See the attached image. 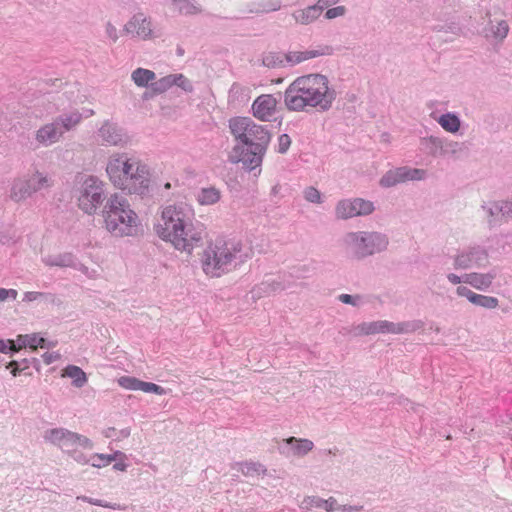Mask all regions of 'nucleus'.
<instances>
[{
    "label": "nucleus",
    "mask_w": 512,
    "mask_h": 512,
    "mask_svg": "<svg viewBox=\"0 0 512 512\" xmlns=\"http://www.w3.org/2000/svg\"><path fill=\"white\" fill-rule=\"evenodd\" d=\"M346 8L345 6H336V7H329L327 11L325 12V19L332 20L337 17H342L346 14Z\"/></svg>",
    "instance_id": "obj_50"
},
{
    "label": "nucleus",
    "mask_w": 512,
    "mask_h": 512,
    "mask_svg": "<svg viewBox=\"0 0 512 512\" xmlns=\"http://www.w3.org/2000/svg\"><path fill=\"white\" fill-rule=\"evenodd\" d=\"M82 121V114L70 111L55 117L50 123L41 126L35 134L36 141L47 147L57 143L66 132L75 129Z\"/></svg>",
    "instance_id": "obj_9"
},
{
    "label": "nucleus",
    "mask_w": 512,
    "mask_h": 512,
    "mask_svg": "<svg viewBox=\"0 0 512 512\" xmlns=\"http://www.w3.org/2000/svg\"><path fill=\"white\" fill-rule=\"evenodd\" d=\"M444 140L436 136H426L420 138L421 150L432 157L443 156Z\"/></svg>",
    "instance_id": "obj_22"
},
{
    "label": "nucleus",
    "mask_w": 512,
    "mask_h": 512,
    "mask_svg": "<svg viewBox=\"0 0 512 512\" xmlns=\"http://www.w3.org/2000/svg\"><path fill=\"white\" fill-rule=\"evenodd\" d=\"M284 290V285L282 282L274 280V279H266L262 281L253 292L261 297L263 295H270L279 291Z\"/></svg>",
    "instance_id": "obj_30"
},
{
    "label": "nucleus",
    "mask_w": 512,
    "mask_h": 512,
    "mask_svg": "<svg viewBox=\"0 0 512 512\" xmlns=\"http://www.w3.org/2000/svg\"><path fill=\"white\" fill-rule=\"evenodd\" d=\"M423 327L420 320L394 323L387 320L363 322L354 327L356 336H367L378 333L404 334L412 333Z\"/></svg>",
    "instance_id": "obj_10"
},
{
    "label": "nucleus",
    "mask_w": 512,
    "mask_h": 512,
    "mask_svg": "<svg viewBox=\"0 0 512 512\" xmlns=\"http://www.w3.org/2000/svg\"><path fill=\"white\" fill-rule=\"evenodd\" d=\"M435 37L443 43H452L463 34L459 23L455 20L437 21L431 27Z\"/></svg>",
    "instance_id": "obj_17"
},
{
    "label": "nucleus",
    "mask_w": 512,
    "mask_h": 512,
    "mask_svg": "<svg viewBox=\"0 0 512 512\" xmlns=\"http://www.w3.org/2000/svg\"><path fill=\"white\" fill-rule=\"evenodd\" d=\"M157 235L170 242L177 250L188 254L203 244L205 232L188 223L182 210L175 206L163 209L161 220L155 225Z\"/></svg>",
    "instance_id": "obj_4"
},
{
    "label": "nucleus",
    "mask_w": 512,
    "mask_h": 512,
    "mask_svg": "<svg viewBox=\"0 0 512 512\" xmlns=\"http://www.w3.org/2000/svg\"><path fill=\"white\" fill-rule=\"evenodd\" d=\"M252 255V248L245 246L241 241L217 240L209 244L203 251L202 269L207 276L220 277L230 270L234 261L243 263Z\"/></svg>",
    "instance_id": "obj_5"
},
{
    "label": "nucleus",
    "mask_w": 512,
    "mask_h": 512,
    "mask_svg": "<svg viewBox=\"0 0 512 512\" xmlns=\"http://www.w3.org/2000/svg\"><path fill=\"white\" fill-rule=\"evenodd\" d=\"M174 78H175L174 85L180 87L185 92H192L193 91L192 83L183 74H174Z\"/></svg>",
    "instance_id": "obj_48"
},
{
    "label": "nucleus",
    "mask_w": 512,
    "mask_h": 512,
    "mask_svg": "<svg viewBox=\"0 0 512 512\" xmlns=\"http://www.w3.org/2000/svg\"><path fill=\"white\" fill-rule=\"evenodd\" d=\"M509 29V24L505 19H495V21L485 24L481 33L488 41L502 43L508 36Z\"/></svg>",
    "instance_id": "obj_18"
},
{
    "label": "nucleus",
    "mask_w": 512,
    "mask_h": 512,
    "mask_svg": "<svg viewBox=\"0 0 512 512\" xmlns=\"http://www.w3.org/2000/svg\"><path fill=\"white\" fill-rule=\"evenodd\" d=\"M489 264V252L481 245H471L459 251L453 260L456 270H469L484 268Z\"/></svg>",
    "instance_id": "obj_12"
},
{
    "label": "nucleus",
    "mask_w": 512,
    "mask_h": 512,
    "mask_svg": "<svg viewBox=\"0 0 512 512\" xmlns=\"http://www.w3.org/2000/svg\"><path fill=\"white\" fill-rule=\"evenodd\" d=\"M338 507H340L339 510H342L345 512H360L361 510H363L362 505H339L338 504Z\"/></svg>",
    "instance_id": "obj_63"
},
{
    "label": "nucleus",
    "mask_w": 512,
    "mask_h": 512,
    "mask_svg": "<svg viewBox=\"0 0 512 512\" xmlns=\"http://www.w3.org/2000/svg\"><path fill=\"white\" fill-rule=\"evenodd\" d=\"M106 173L114 187L122 191L140 196L149 193L150 168L139 158L127 153H113L108 158Z\"/></svg>",
    "instance_id": "obj_3"
},
{
    "label": "nucleus",
    "mask_w": 512,
    "mask_h": 512,
    "mask_svg": "<svg viewBox=\"0 0 512 512\" xmlns=\"http://www.w3.org/2000/svg\"><path fill=\"white\" fill-rule=\"evenodd\" d=\"M228 127L237 142L228 154V161L242 163L249 171L259 167L271 140L267 126L259 125L249 117H233Z\"/></svg>",
    "instance_id": "obj_1"
},
{
    "label": "nucleus",
    "mask_w": 512,
    "mask_h": 512,
    "mask_svg": "<svg viewBox=\"0 0 512 512\" xmlns=\"http://www.w3.org/2000/svg\"><path fill=\"white\" fill-rule=\"evenodd\" d=\"M105 34L112 43H116L120 37L117 27L110 21L105 24Z\"/></svg>",
    "instance_id": "obj_51"
},
{
    "label": "nucleus",
    "mask_w": 512,
    "mask_h": 512,
    "mask_svg": "<svg viewBox=\"0 0 512 512\" xmlns=\"http://www.w3.org/2000/svg\"><path fill=\"white\" fill-rule=\"evenodd\" d=\"M29 186L33 193H36L42 189H48L53 185L52 179L44 173L36 171L29 178H27Z\"/></svg>",
    "instance_id": "obj_28"
},
{
    "label": "nucleus",
    "mask_w": 512,
    "mask_h": 512,
    "mask_svg": "<svg viewBox=\"0 0 512 512\" xmlns=\"http://www.w3.org/2000/svg\"><path fill=\"white\" fill-rule=\"evenodd\" d=\"M332 53V49L329 46H325L321 50H307L304 51L305 60H309L312 58H316L323 55H330Z\"/></svg>",
    "instance_id": "obj_54"
},
{
    "label": "nucleus",
    "mask_w": 512,
    "mask_h": 512,
    "mask_svg": "<svg viewBox=\"0 0 512 512\" xmlns=\"http://www.w3.org/2000/svg\"><path fill=\"white\" fill-rule=\"evenodd\" d=\"M304 198L311 203H320L321 195L320 192L314 187H308L304 191Z\"/></svg>",
    "instance_id": "obj_53"
},
{
    "label": "nucleus",
    "mask_w": 512,
    "mask_h": 512,
    "mask_svg": "<svg viewBox=\"0 0 512 512\" xmlns=\"http://www.w3.org/2000/svg\"><path fill=\"white\" fill-rule=\"evenodd\" d=\"M342 246L352 260L362 261L385 252L389 246V237L376 230L351 231L342 237Z\"/></svg>",
    "instance_id": "obj_6"
},
{
    "label": "nucleus",
    "mask_w": 512,
    "mask_h": 512,
    "mask_svg": "<svg viewBox=\"0 0 512 512\" xmlns=\"http://www.w3.org/2000/svg\"><path fill=\"white\" fill-rule=\"evenodd\" d=\"M102 215L107 230L114 236L122 237L133 234L138 217L130 209V205L124 196L118 193L110 195L103 207Z\"/></svg>",
    "instance_id": "obj_7"
},
{
    "label": "nucleus",
    "mask_w": 512,
    "mask_h": 512,
    "mask_svg": "<svg viewBox=\"0 0 512 512\" xmlns=\"http://www.w3.org/2000/svg\"><path fill=\"white\" fill-rule=\"evenodd\" d=\"M98 136L105 145L124 147L129 142L125 131L117 124L106 121L98 130Z\"/></svg>",
    "instance_id": "obj_15"
},
{
    "label": "nucleus",
    "mask_w": 512,
    "mask_h": 512,
    "mask_svg": "<svg viewBox=\"0 0 512 512\" xmlns=\"http://www.w3.org/2000/svg\"><path fill=\"white\" fill-rule=\"evenodd\" d=\"M464 143L458 141H444L443 142V156L450 155L457 157L465 151Z\"/></svg>",
    "instance_id": "obj_41"
},
{
    "label": "nucleus",
    "mask_w": 512,
    "mask_h": 512,
    "mask_svg": "<svg viewBox=\"0 0 512 512\" xmlns=\"http://www.w3.org/2000/svg\"><path fill=\"white\" fill-rule=\"evenodd\" d=\"M262 64L267 68L286 67L285 54L281 52H267L262 56Z\"/></svg>",
    "instance_id": "obj_36"
},
{
    "label": "nucleus",
    "mask_w": 512,
    "mask_h": 512,
    "mask_svg": "<svg viewBox=\"0 0 512 512\" xmlns=\"http://www.w3.org/2000/svg\"><path fill=\"white\" fill-rule=\"evenodd\" d=\"M496 278L494 270L488 273H467L465 274V284L471 285L477 290H487Z\"/></svg>",
    "instance_id": "obj_21"
},
{
    "label": "nucleus",
    "mask_w": 512,
    "mask_h": 512,
    "mask_svg": "<svg viewBox=\"0 0 512 512\" xmlns=\"http://www.w3.org/2000/svg\"><path fill=\"white\" fill-rule=\"evenodd\" d=\"M155 79V72L149 69L137 68L131 73V80L137 87H148Z\"/></svg>",
    "instance_id": "obj_27"
},
{
    "label": "nucleus",
    "mask_w": 512,
    "mask_h": 512,
    "mask_svg": "<svg viewBox=\"0 0 512 512\" xmlns=\"http://www.w3.org/2000/svg\"><path fill=\"white\" fill-rule=\"evenodd\" d=\"M181 15L192 16L202 13L203 9L196 0H170Z\"/></svg>",
    "instance_id": "obj_26"
},
{
    "label": "nucleus",
    "mask_w": 512,
    "mask_h": 512,
    "mask_svg": "<svg viewBox=\"0 0 512 512\" xmlns=\"http://www.w3.org/2000/svg\"><path fill=\"white\" fill-rule=\"evenodd\" d=\"M221 193L215 187L203 188L198 195V201L202 205H212L220 200Z\"/></svg>",
    "instance_id": "obj_37"
},
{
    "label": "nucleus",
    "mask_w": 512,
    "mask_h": 512,
    "mask_svg": "<svg viewBox=\"0 0 512 512\" xmlns=\"http://www.w3.org/2000/svg\"><path fill=\"white\" fill-rule=\"evenodd\" d=\"M471 303L486 309H495L499 305V300L493 296L474 293Z\"/></svg>",
    "instance_id": "obj_38"
},
{
    "label": "nucleus",
    "mask_w": 512,
    "mask_h": 512,
    "mask_svg": "<svg viewBox=\"0 0 512 512\" xmlns=\"http://www.w3.org/2000/svg\"><path fill=\"white\" fill-rule=\"evenodd\" d=\"M306 61L304 51H291L285 54L286 66H294Z\"/></svg>",
    "instance_id": "obj_46"
},
{
    "label": "nucleus",
    "mask_w": 512,
    "mask_h": 512,
    "mask_svg": "<svg viewBox=\"0 0 512 512\" xmlns=\"http://www.w3.org/2000/svg\"><path fill=\"white\" fill-rule=\"evenodd\" d=\"M497 242L502 243L501 248L505 250L506 246H512V229L503 230L497 236Z\"/></svg>",
    "instance_id": "obj_49"
},
{
    "label": "nucleus",
    "mask_w": 512,
    "mask_h": 512,
    "mask_svg": "<svg viewBox=\"0 0 512 512\" xmlns=\"http://www.w3.org/2000/svg\"><path fill=\"white\" fill-rule=\"evenodd\" d=\"M18 241L17 230L11 224L0 223V244L11 246Z\"/></svg>",
    "instance_id": "obj_34"
},
{
    "label": "nucleus",
    "mask_w": 512,
    "mask_h": 512,
    "mask_svg": "<svg viewBox=\"0 0 512 512\" xmlns=\"http://www.w3.org/2000/svg\"><path fill=\"white\" fill-rule=\"evenodd\" d=\"M123 453L120 451L115 452L112 455H106V454H95L94 457H96L98 460L103 461V465L106 466L110 464L112 461H114L118 456H122Z\"/></svg>",
    "instance_id": "obj_59"
},
{
    "label": "nucleus",
    "mask_w": 512,
    "mask_h": 512,
    "mask_svg": "<svg viewBox=\"0 0 512 512\" xmlns=\"http://www.w3.org/2000/svg\"><path fill=\"white\" fill-rule=\"evenodd\" d=\"M76 499L84 501V502H87V503L92 504V505L101 506V507H105V508H111V509H119L120 508V506L117 505V504L107 503V502H104L102 500L93 499V498H90V497H87V496H84V495L77 496Z\"/></svg>",
    "instance_id": "obj_47"
},
{
    "label": "nucleus",
    "mask_w": 512,
    "mask_h": 512,
    "mask_svg": "<svg viewBox=\"0 0 512 512\" xmlns=\"http://www.w3.org/2000/svg\"><path fill=\"white\" fill-rule=\"evenodd\" d=\"M291 145V138L287 134H282L278 138V152L284 154Z\"/></svg>",
    "instance_id": "obj_55"
},
{
    "label": "nucleus",
    "mask_w": 512,
    "mask_h": 512,
    "mask_svg": "<svg viewBox=\"0 0 512 512\" xmlns=\"http://www.w3.org/2000/svg\"><path fill=\"white\" fill-rule=\"evenodd\" d=\"M474 293L475 292H473L466 286H458L456 289V294L460 297H466L469 302H471V299H472Z\"/></svg>",
    "instance_id": "obj_60"
},
{
    "label": "nucleus",
    "mask_w": 512,
    "mask_h": 512,
    "mask_svg": "<svg viewBox=\"0 0 512 512\" xmlns=\"http://www.w3.org/2000/svg\"><path fill=\"white\" fill-rule=\"evenodd\" d=\"M141 391L146 393H155L158 395H163L166 393L165 389L155 383L144 382L142 381Z\"/></svg>",
    "instance_id": "obj_52"
},
{
    "label": "nucleus",
    "mask_w": 512,
    "mask_h": 512,
    "mask_svg": "<svg viewBox=\"0 0 512 512\" xmlns=\"http://www.w3.org/2000/svg\"><path fill=\"white\" fill-rule=\"evenodd\" d=\"M44 263L48 266L74 267L75 258L71 253H63L44 258Z\"/></svg>",
    "instance_id": "obj_33"
},
{
    "label": "nucleus",
    "mask_w": 512,
    "mask_h": 512,
    "mask_svg": "<svg viewBox=\"0 0 512 512\" xmlns=\"http://www.w3.org/2000/svg\"><path fill=\"white\" fill-rule=\"evenodd\" d=\"M33 191L27 179H16L14 180L11 190L10 198L14 202H21L33 195Z\"/></svg>",
    "instance_id": "obj_23"
},
{
    "label": "nucleus",
    "mask_w": 512,
    "mask_h": 512,
    "mask_svg": "<svg viewBox=\"0 0 512 512\" xmlns=\"http://www.w3.org/2000/svg\"><path fill=\"white\" fill-rule=\"evenodd\" d=\"M18 342H20V347L29 346L33 350H36L38 347L45 348L46 347V339L42 337H37V335H20L18 337Z\"/></svg>",
    "instance_id": "obj_40"
},
{
    "label": "nucleus",
    "mask_w": 512,
    "mask_h": 512,
    "mask_svg": "<svg viewBox=\"0 0 512 512\" xmlns=\"http://www.w3.org/2000/svg\"><path fill=\"white\" fill-rule=\"evenodd\" d=\"M76 463L80 464V465H86L89 463V458L84 454L82 453L81 451L78 450V448H75L73 450V452H70L68 454Z\"/></svg>",
    "instance_id": "obj_57"
},
{
    "label": "nucleus",
    "mask_w": 512,
    "mask_h": 512,
    "mask_svg": "<svg viewBox=\"0 0 512 512\" xmlns=\"http://www.w3.org/2000/svg\"><path fill=\"white\" fill-rule=\"evenodd\" d=\"M239 470L246 477H256L267 473L266 467L259 462H243L239 464Z\"/></svg>",
    "instance_id": "obj_35"
},
{
    "label": "nucleus",
    "mask_w": 512,
    "mask_h": 512,
    "mask_svg": "<svg viewBox=\"0 0 512 512\" xmlns=\"http://www.w3.org/2000/svg\"><path fill=\"white\" fill-rule=\"evenodd\" d=\"M6 368L7 369H11V374L13 376H18L23 370H25L26 368H28L27 365L21 367L20 366V363L16 360H12L10 361L7 365H6Z\"/></svg>",
    "instance_id": "obj_58"
},
{
    "label": "nucleus",
    "mask_w": 512,
    "mask_h": 512,
    "mask_svg": "<svg viewBox=\"0 0 512 512\" xmlns=\"http://www.w3.org/2000/svg\"><path fill=\"white\" fill-rule=\"evenodd\" d=\"M335 215L336 218L340 220L357 217L353 199L339 201L335 207Z\"/></svg>",
    "instance_id": "obj_29"
},
{
    "label": "nucleus",
    "mask_w": 512,
    "mask_h": 512,
    "mask_svg": "<svg viewBox=\"0 0 512 512\" xmlns=\"http://www.w3.org/2000/svg\"><path fill=\"white\" fill-rule=\"evenodd\" d=\"M338 299H339V301H341L344 304L357 306V305H359V303L361 301V296L360 295L341 294V295H339Z\"/></svg>",
    "instance_id": "obj_56"
},
{
    "label": "nucleus",
    "mask_w": 512,
    "mask_h": 512,
    "mask_svg": "<svg viewBox=\"0 0 512 512\" xmlns=\"http://www.w3.org/2000/svg\"><path fill=\"white\" fill-rule=\"evenodd\" d=\"M353 201H354L357 216L369 215L375 209L374 204L371 201L364 200L361 198H355V199H353Z\"/></svg>",
    "instance_id": "obj_43"
},
{
    "label": "nucleus",
    "mask_w": 512,
    "mask_h": 512,
    "mask_svg": "<svg viewBox=\"0 0 512 512\" xmlns=\"http://www.w3.org/2000/svg\"><path fill=\"white\" fill-rule=\"evenodd\" d=\"M438 124L449 133H456L459 131L461 121L454 113H445L437 119Z\"/></svg>",
    "instance_id": "obj_32"
},
{
    "label": "nucleus",
    "mask_w": 512,
    "mask_h": 512,
    "mask_svg": "<svg viewBox=\"0 0 512 512\" xmlns=\"http://www.w3.org/2000/svg\"><path fill=\"white\" fill-rule=\"evenodd\" d=\"M425 176L426 171L423 169L402 166L387 171L381 177L379 184L384 188H391L407 181L423 180Z\"/></svg>",
    "instance_id": "obj_14"
},
{
    "label": "nucleus",
    "mask_w": 512,
    "mask_h": 512,
    "mask_svg": "<svg viewBox=\"0 0 512 512\" xmlns=\"http://www.w3.org/2000/svg\"><path fill=\"white\" fill-rule=\"evenodd\" d=\"M123 32L142 41H151L158 37L152 18L142 11L134 13L129 18L123 26Z\"/></svg>",
    "instance_id": "obj_13"
},
{
    "label": "nucleus",
    "mask_w": 512,
    "mask_h": 512,
    "mask_svg": "<svg viewBox=\"0 0 512 512\" xmlns=\"http://www.w3.org/2000/svg\"><path fill=\"white\" fill-rule=\"evenodd\" d=\"M339 2L340 0H318L316 6L319 7V10L322 12L324 9L336 5Z\"/></svg>",
    "instance_id": "obj_62"
},
{
    "label": "nucleus",
    "mask_w": 512,
    "mask_h": 512,
    "mask_svg": "<svg viewBox=\"0 0 512 512\" xmlns=\"http://www.w3.org/2000/svg\"><path fill=\"white\" fill-rule=\"evenodd\" d=\"M44 440L59 447L63 452L69 454L75 448H93V442L86 436L69 431L64 428L48 429L44 433Z\"/></svg>",
    "instance_id": "obj_11"
},
{
    "label": "nucleus",
    "mask_w": 512,
    "mask_h": 512,
    "mask_svg": "<svg viewBox=\"0 0 512 512\" xmlns=\"http://www.w3.org/2000/svg\"><path fill=\"white\" fill-rule=\"evenodd\" d=\"M118 383L121 387L129 390H141L142 381L129 376L119 378Z\"/></svg>",
    "instance_id": "obj_45"
},
{
    "label": "nucleus",
    "mask_w": 512,
    "mask_h": 512,
    "mask_svg": "<svg viewBox=\"0 0 512 512\" xmlns=\"http://www.w3.org/2000/svg\"><path fill=\"white\" fill-rule=\"evenodd\" d=\"M487 216V223L490 228L494 227L497 222L508 221L512 219L511 208L508 200H497L488 202L482 206Z\"/></svg>",
    "instance_id": "obj_16"
},
{
    "label": "nucleus",
    "mask_w": 512,
    "mask_h": 512,
    "mask_svg": "<svg viewBox=\"0 0 512 512\" xmlns=\"http://www.w3.org/2000/svg\"><path fill=\"white\" fill-rule=\"evenodd\" d=\"M277 101L269 94L259 96L252 105L253 114L262 121L268 120L275 112Z\"/></svg>",
    "instance_id": "obj_19"
},
{
    "label": "nucleus",
    "mask_w": 512,
    "mask_h": 512,
    "mask_svg": "<svg viewBox=\"0 0 512 512\" xmlns=\"http://www.w3.org/2000/svg\"><path fill=\"white\" fill-rule=\"evenodd\" d=\"M43 361L46 363V364H51L53 362H55L58 358H59V355L58 354H55V353H44L43 354Z\"/></svg>",
    "instance_id": "obj_64"
},
{
    "label": "nucleus",
    "mask_w": 512,
    "mask_h": 512,
    "mask_svg": "<svg viewBox=\"0 0 512 512\" xmlns=\"http://www.w3.org/2000/svg\"><path fill=\"white\" fill-rule=\"evenodd\" d=\"M78 206L88 215H93L106 199L105 183L93 175L79 174L76 177Z\"/></svg>",
    "instance_id": "obj_8"
},
{
    "label": "nucleus",
    "mask_w": 512,
    "mask_h": 512,
    "mask_svg": "<svg viewBox=\"0 0 512 512\" xmlns=\"http://www.w3.org/2000/svg\"><path fill=\"white\" fill-rule=\"evenodd\" d=\"M336 90L330 86L327 76L312 73L297 77L284 93L288 110L296 112H326L336 100Z\"/></svg>",
    "instance_id": "obj_2"
},
{
    "label": "nucleus",
    "mask_w": 512,
    "mask_h": 512,
    "mask_svg": "<svg viewBox=\"0 0 512 512\" xmlns=\"http://www.w3.org/2000/svg\"><path fill=\"white\" fill-rule=\"evenodd\" d=\"M175 78L174 74H170L160 78L159 80H154L151 84L153 85V89L158 94H162L174 86Z\"/></svg>",
    "instance_id": "obj_42"
},
{
    "label": "nucleus",
    "mask_w": 512,
    "mask_h": 512,
    "mask_svg": "<svg viewBox=\"0 0 512 512\" xmlns=\"http://www.w3.org/2000/svg\"><path fill=\"white\" fill-rule=\"evenodd\" d=\"M23 301L24 302L40 301V302H44L45 304H50V305H54V306L62 305L61 299L59 297H57L55 294L37 292V291H28V292L24 293Z\"/></svg>",
    "instance_id": "obj_24"
},
{
    "label": "nucleus",
    "mask_w": 512,
    "mask_h": 512,
    "mask_svg": "<svg viewBox=\"0 0 512 512\" xmlns=\"http://www.w3.org/2000/svg\"><path fill=\"white\" fill-rule=\"evenodd\" d=\"M300 508L303 510H311L313 508L324 509L326 512H332L340 509L338 502L334 497L323 499L319 496L312 495L306 496L300 503Z\"/></svg>",
    "instance_id": "obj_20"
},
{
    "label": "nucleus",
    "mask_w": 512,
    "mask_h": 512,
    "mask_svg": "<svg viewBox=\"0 0 512 512\" xmlns=\"http://www.w3.org/2000/svg\"><path fill=\"white\" fill-rule=\"evenodd\" d=\"M321 14L319 7L316 4L311 5L305 9L297 10L292 14L294 20L301 25H308L315 21Z\"/></svg>",
    "instance_id": "obj_25"
},
{
    "label": "nucleus",
    "mask_w": 512,
    "mask_h": 512,
    "mask_svg": "<svg viewBox=\"0 0 512 512\" xmlns=\"http://www.w3.org/2000/svg\"><path fill=\"white\" fill-rule=\"evenodd\" d=\"M501 8L499 5H488L481 11V19L483 20V24L491 23L495 21L496 16L501 14Z\"/></svg>",
    "instance_id": "obj_44"
},
{
    "label": "nucleus",
    "mask_w": 512,
    "mask_h": 512,
    "mask_svg": "<svg viewBox=\"0 0 512 512\" xmlns=\"http://www.w3.org/2000/svg\"><path fill=\"white\" fill-rule=\"evenodd\" d=\"M62 376L71 378L72 384L81 388L87 383L86 373L78 366L69 365L63 370Z\"/></svg>",
    "instance_id": "obj_31"
},
{
    "label": "nucleus",
    "mask_w": 512,
    "mask_h": 512,
    "mask_svg": "<svg viewBox=\"0 0 512 512\" xmlns=\"http://www.w3.org/2000/svg\"><path fill=\"white\" fill-rule=\"evenodd\" d=\"M446 278H447L448 282H450L453 285L465 283V274L463 276H459L455 273H448Z\"/></svg>",
    "instance_id": "obj_61"
},
{
    "label": "nucleus",
    "mask_w": 512,
    "mask_h": 512,
    "mask_svg": "<svg viewBox=\"0 0 512 512\" xmlns=\"http://www.w3.org/2000/svg\"><path fill=\"white\" fill-rule=\"evenodd\" d=\"M286 442L288 444H291L293 442L296 443L293 450H294V454L297 456L306 455L308 452H310L313 449V446H314L313 442L308 439L297 440L295 437L288 438L286 440Z\"/></svg>",
    "instance_id": "obj_39"
}]
</instances>
